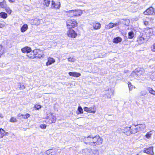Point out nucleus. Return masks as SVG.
Returning a JSON list of instances; mask_svg holds the SVG:
<instances>
[{
  "label": "nucleus",
  "mask_w": 155,
  "mask_h": 155,
  "mask_svg": "<svg viewBox=\"0 0 155 155\" xmlns=\"http://www.w3.org/2000/svg\"><path fill=\"white\" fill-rule=\"evenodd\" d=\"M83 141L86 145L91 146H99L103 143L102 137L99 135L94 136L91 135H88L83 139Z\"/></svg>",
  "instance_id": "nucleus-1"
},
{
  "label": "nucleus",
  "mask_w": 155,
  "mask_h": 155,
  "mask_svg": "<svg viewBox=\"0 0 155 155\" xmlns=\"http://www.w3.org/2000/svg\"><path fill=\"white\" fill-rule=\"evenodd\" d=\"M44 55L42 51L38 49H35L26 54V56L30 59H34L35 58H41Z\"/></svg>",
  "instance_id": "nucleus-2"
},
{
  "label": "nucleus",
  "mask_w": 155,
  "mask_h": 155,
  "mask_svg": "<svg viewBox=\"0 0 155 155\" xmlns=\"http://www.w3.org/2000/svg\"><path fill=\"white\" fill-rule=\"evenodd\" d=\"M146 127L144 124H137L136 125L132 124L130 126L131 134H135L143 130Z\"/></svg>",
  "instance_id": "nucleus-3"
},
{
  "label": "nucleus",
  "mask_w": 155,
  "mask_h": 155,
  "mask_svg": "<svg viewBox=\"0 0 155 155\" xmlns=\"http://www.w3.org/2000/svg\"><path fill=\"white\" fill-rule=\"evenodd\" d=\"M66 15L70 18H75L81 16L83 12L81 10L74 9L65 12Z\"/></svg>",
  "instance_id": "nucleus-4"
},
{
  "label": "nucleus",
  "mask_w": 155,
  "mask_h": 155,
  "mask_svg": "<svg viewBox=\"0 0 155 155\" xmlns=\"http://www.w3.org/2000/svg\"><path fill=\"white\" fill-rule=\"evenodd\" d=\"M45 119L46 120L43 121V122L49 124L55 123L56 120L55 116L52 113H51L46 114Z\"/></svg>",
  "instance_id": "nucleus-5"
},
{
  "label": "nucleus",
  "mask_w": 155,
  "mask_h": 155,
  "mask_svg": "<svg viewBox=\"0 0 155 155\" xmlns=\"http://www.w3.org/2000/svg\"><path fill=\"white\" fill-rule=\"evenodd\" d=\"M67 28H74L78 26V23L74 19H69L66 21Z\"/></svg>",
  "instance_id": "nucleus-6"
},
{
  "label": "nucleus",
  "mask_w": 155,
  "mask_h": 155,
  "mask_svg": "<svg viewBox=\"0 0 155 155\" xmlns=\"http://www.w3.org/2000/svg\"><path fill=\"white\" fill-rule=\"evenodd\" d=\"M83 155H98L99 153L97 150L86 148L82 150Z\"/></svg>",
  "instance_id": "nucleus-7"
},
{
  "label": "nucleus",
  "mask_w": 155,
  "mask_h": 155,
  "mask_svg": "<svg viewBox=\"0 0 155 155\" xmlns=\"http://www.w3.org/2000/svg\"><path fill=\"white\" fill-rule=\"evenodd\" d=\"M68 30L66 32V35L68 37L71 38H75L78 36V34L76 31L73 29L67 28Z\"/></svg>",
  "instance_id": "nucleus-8"
},
{
  "label": "nucleus",
  "mask_w": 155,
  "mask_h": 155,
  "mask_svg": "<svg viewBox=\"0 0 155 155\" xmlns=\"http://www.w3.org/2000/svg\"><path fill=\"white\" fill-rule=\"evenodd\" d=\"M153 31L152 28H144L142 33L143 36L149 39L150 36L153 35Z\"/></svg>",
  "instance_id": "nucleus-9"
},
{
  "label": "nucleus",
  "mask_w": 155,
  "mask_h": 155,
  "mask_svg": "<svg viewBox=\"0 0 155 155\" xmlns=\"http://www.w3.org/2000/svg\"><path fill=\"white\" fill-rule=\"evenodd\" d=\"M51 2V8L56 9H59L61 6V4L59 2H56L53 0H52Z\"/></svg>",
  "instance_id": "nucleus-10"
},
{
  "label": "nucleus",
  "mask_w": 155,
  "mask_h": 155,
  "mask_svg": "<svg viewBox=\"0 0 155 155\" xmlns=\"http://www.w3.org/2000/svg\"><path fill=\"white\" fill-rule=\"evenodd\" d=\"M143 13L146 15H153L155 14V11L153 7H150L144 11Z\"/></svg>",
  "instance_id": "nucleus-11"
},
{
  "label": "nucleus",
  "mask_w": 155,
  "mask_h": 155,
  "mask_svg": "<svg viewBox=\"0 0 155 155\" xmlns=\"http://www.w3.org/2000/svg\"><path fill=\"white\" fill-rule=\"evenodd\" d=\"M84 109L85 111L93 114L95 113L96 111V108L95 107L89 108L85 107H84Z\"/></svg>",
  "instance_id": "nucleus-12"
},
{
  "label": "nucleus",
  "mask_w": 155,
  "mask_h": 155,
  "mask_svg": "<svg viewBox=\"0 0 155 155\" xmlns=\"http://www.w3.org/2000/svg\"><path fill=\"white\" fill-rule=\"evenodd\" d=\"M143 152L147 154L153 155V147H150L148 148H144Z\"/></svg>",
  "instance_id": "nucleus-13"
},
{
  "label": "nucleus",
  "mask_w": 155,
  "mask_h": 155,
  "mask_svg": "<svg viewBox=\"0 0 155 155\" xmlns=\"http://www.w3.org/2000/svg\"><path fill=\"white\" fill-rule=\"evenodd\" d=\"M31 48L30 47L25 46L21 49V52L24 54H27L31 51Z\"/></svg>",
  "instance_id": "nucleus-14"
},
{
  "label": "nucleus",
  "mask_w": 155,
  "mask_h": 155,
  "mask_svg": "<svg viewBox=\"0 0 155 155\" xmlns=\"http://www.w3.org/2000/svg\"><path fill=\"white\" fill-rule=\"evenodd\" d=\"M148 39L147 38L144 37L142 35L140 36H139L137 40V42L138 43L139 45H141L143 44L145 40Z\"/></svg>",
  "instance_id": "nucleus-15"
},
{
  "label": "nucleus",
  "mask_w": 155,
  "mask_h": 155,
  "mask_svg": "<svg viewBox=\"0 0 155 155\" xmlns=\"http://www.w3.org/2000/svg\"><path fill=\"white\" fill-rule=\"evenodd\" d=\"M153 19L151 17H147L143 21L144 24L147 25L150 23H153Z\"/></svg>",
  "instance_id": "nucleus-16"
},
{
  "label": "nucleus",
  "mask_w": 155,
  "mask_h": 155,
  "mask_svg": "<svg viewBox=\"0 0 155 155\" xmlns=\"http://www.w3.org/2000/svg\"><path fill=\"white\" fill-rule=\"evenodd\" d=\"M123 133L127 136L131 134V129L130 127H126L123 130Z\"/></svg>",
  "instance_id": "nucleus-17"
},
{
  "label": "nucleus",
  "mask_w": 155,
  "mask_h": 155,
  "mask_svg": "<svg viewBox=\"0 0 155 155\" xmlns=\"http://www.w3.org/2000/svg\"><path fill=\"white\" fill-rule=\"evenodd\" d=\"M55 62V59L52 58L48 57V61L46 63L47 66H49Z\"/></svg>",
  "instance_id": "nucleus-18"
},
{
  "label": "nucleus",
  "mask_w": 155,
  "mask_h": 155,
  "mask_svg": "<svg viewBox=\"0 0 155 155\" xmlns=\"http://www.w3.org/2000/svg\"><path fill=\"white\" fill-rule=\"evenodd\" d=\"M8 134V132H5L2 128H0V138H2L4 136H7Z\"/></svg>",
  "instance_id": "nucleus-19"
},
{
  "label": "nucleus",
  "mask_w": 155,
  "mask_h": 155,
  "mask_svg": "<svg viewBox=\"0 0 155 155\" xmlns=\"http://www.w3.org/2000/svg\"><path fill=\"white\" fill-rule=\"evenodd\" d=\"M68 74L70 76L76 78L78 77L81 76V74L80 73L76 72H70L68 73Z\"/></svg>",
  "instance_id": "nucleus-20"
},
{
  "label": "nucleus",
  "mask_w": 155,
  "mask_h": 155,
  "mask_svg": "<svg viewBox=\"0 0 155 155\" xmlns=\"http://www.w3.org/2000/svg\"><path fill=\"white\" fill-rule=\"evenodd\" d=\"M50 3V0H43L42 4L45 7H48L49 6Z\"/></svg>",
  "instance_id": "nucleus-21"
},
{
  "label": "nucleus",
  "mask_w": 155,
  "mask_h": 155,
  "mask_svg": "<svg viewBox=\"0 0 155 155\" xmlns=\"http://www.w3.org/2000/svg\"><path fill=\"white\" fill-rule=\"evenodd\" d=\"M7 5L6 1L5 0H3L2 2H0V8H5L7 7Z\"/></svg>",
  "instance_id": "nucleus-22"
},
{
  "label": "nucleus",
  "mask_w": 155,
  "mask_h": 155,
  "mask_svg": "<svg viewBox=\"0 0 155 155\" xmlns=\"http://www.w3.org/2000/svg\"><path fill=\"white\" fill-rule=\"evenodd\" d=\"M30 115L28 113H27L25 115L22 114L21 113L19 114L18 115V117H23V118L25 119H27L28 118L30 117Z\"/></svg>",
  "instance_id": "nucleus-23"
},
{
  "label": "nucleus",
  "mask_w": 155,
  "mask_h": 155,
  "mask_svg": "<svg viewBox=\"0 0 155 155\" xmlns=\"http://www.w3.org/2000/svg\"><path fill=\"white\" fill-rule=\"evenodd\" d=\"M93 27L94 29L98 30L101 28V25L100 23L97 22L94 24Z\"/></svg>",
  "instance_id": "nucleus-24"
},
{
  "label": "nucleus",
  "mask_w": 155,
  "mask_h": 155,
  "mask_svg": "<svg viewBox=\"0 0 155 155\" xmlns=\"http://www.w3.org/2000/svg\"><path fill=\"white\" fill-rule=\"evenodd\" d=\"M28 28V25L27 24H24L21 28V31L22 32H24Z\"/></svg>",
  "instance_id": "nucleus-25"
},
{
  "label": "nucleus",
  "mask_w": 155,
  "mask_h": 155,
  "mask_svg": "<svg viewBox=\"0 0 155 155\" xmlns=\"http://www.w3.org/2000/svg\"><path fill=\"white\" fill-rule=\"evenodd\" d=\"M122 38L120 37L115 38L113 40V42L114 43H118L121 41Z\"/></svg>",
  "instance_id": "nucleus-26"
},
{
  "label": "nucleus",
  "mask_w": 155,
  "mask_h": 155,
  "mask_svg": "<svg viewBox=\"0 0 155 155\" xmlns=\"http://www.w3.org/2000/svg\"><path fill=\"white\" fill-rule=\"evenodd\" d=\"M8 17L7 14L5 12H1L0 13V17L3 19H6Z\"/></svg>",
  "instance_id": "nucleus-27"
},
{
  "label": "nucleus",
  "mask_w": 155,
  "mask_h": 155,
  "mask_svg": "<svg viewBox=\"0 0 155 155\" xmlns=\"http://www.w3.org/2000/svg\"><path fill=\"white\" fill-rule=\"evenodd\" d=\"M5 48L3 46L0 45V58L4 54Z\"/></svg>",
  "instance_id": "nucleus-28"
},
{
  "label": "nucleus",
  "mask_w": 155,
  "mask_h": 155,
  "mask_svg": "<svg viewBox=\"0 0 155 155\" xmlns=\"http://www.w3.org/2000/svg\"><path fill=\"white\" fill-rule=\"evenodd\" d=\"M113 27V25L112 22H110L108 25H106L105 27V29L107 30L112 28Z\"/></svg>",
  "instance_id": "nucleus-29"
},
{
  "label": "nucleus",
  "mask_w": 155,
  "mask_h": 155,
  "mask_svg": "<svg viewBox=\"0 0 155 155\" xmlns=\"http://www.w3.org/2000/svg\"><path fill=\"white\" fill-rule=\"evenodd\" d=\"M83 113V110L80 106H78L77 109V114L78 115L80 114H82Z\"/></svg>",
  "instance_id": "nucleus-30"
},
{
  "label": "nucleus",
  "mask_w": 155,
  "mask_h": 155,
  "mask_svg": "<svg viewBox=\"0 0 155 155\" xmlns=\"http://www.w3.org/2000/svg\"><path fill=\"white\" fill-rule=\"evenodd\" d=\"M134 72L137 75L140 76L142 74V71H141L140 69L136 68L134 70Z\"/></svg>",
  "instance_id": "nucleus-31"
},
{
  "label": "nucleus",
  "mask_w": 155,
  "mask_h": 155,
  "mask_svg": "<svg viewBox=\"0 0 155 155\" xmlns=\"http://www.w3.org/2000/svg\"><path fill=\"white\" fill-rule=\"evenodd\" d=\"M128 85L130 91H131L133 89L135 88V87L133 86L131 83L129 81L128 82Z\"/></svg>",
  "instance_id": "nucleus-32"
},
{
  "label": "nucleus",
  "mask_w": 155,
  "mask_h": 155,
  "mask_svg": "<svg viewBox=\"0 0 155 155\" xmlns=\"http://www.w3.org/2000/svg\"><path fill=\"white\" fill-rule=\"evenodd\" d=\"M128 35V38L130 39H132L134 37V33L133 31L129 32Z\"/></svg>",
  "instance_id": "nucleus-33"
},
{
  "label": "nucleus",
  "mask_w": 155,
  "mask_h": 155,
  "mask_svg": "<svg viewBox=\"0 0 155 155\" xmlns=\"http://www.w3.org/2000/svg\"><path fill=\"white\" fill-rule=\"evenodd\" d=\"M106 95H107L108 97L110 98L113 95V92L111 90H108Z\"/></svg>",
  "instance_id": "nucleus-34"
},
{
  "label": "nucleus",
  "mask_w": 155,
  "mask_h": 155,
  "mask_svg": "<svg viewBox=\"0 0 155 155\" xmlns=\"http://www.w3.org/2000/svg\"><path fill=\"white\" fill-rule=\"evenodd\" d=\"M147 90L150 94L155 95V91L152 88L149 87L148 88Z\"/></svg>",
  "instance_id": "nucleus-35"
},
{
  "label": "nucleus",
  "mask_w": 155,
  "mask_h": 155,
  "mask_svg": "<svg viewBox=\"0 0 155 155\" xmlns=\"http://www.w3.org/2000/svg\"><path fill=\"white\" fill-rule=\"evenodd\" d=\"M6 12L9 15L11 14L12 11L11 9L9 7H6L5 8Z\"/></svg>",
  "instance_id": "nucleus-36"
},
{
  "label": "nucleus",
  "mask_w": 155,
  "mask_h": 155,
  "mask_svg": "<svg viewBox=\"0 0 155 155\" xmlns=\"http://www.w3.org/2000/svg\"><path fill=\"white\" fill-rule=\"evenodd\" d=\"M150 79L154 81H155V71L153 72L150 75Z\"/></svg>",
  "instance_id": "nucleus-37"
},
{
  "label": "nucleus",
  "mask_w": 155,
  "mask_h": 155,
  "mask_svg": "<svg viewBox=\"0 0 155 155\" xmlns=\"http://www.w3.org/2000/svg\"><path fill=\"white\" fill-rule=\"evenodd\" d=\"M41 107V106L40 104H35L34 105V107L36 110H38L40 109Z\"/></svg>",
  "instance_id": "nucleus-38"
},
{
  "label": "nucleus",
  "mask_w": 155,
  "mask_h": 155,
  "mask_svg": "<svg viewBox=\"0 0 155 155\" xmlns=\"http://www.w3.org/2000/svg\"><path fill=\"white\" fill-rule=\"evenodd\" d=\"M152 134L151 133V132H149L147 133L145 137L147 138H149L151 137Z\"/></svg>",
  "instance_id": "nucleus-39"
},
{
  "label": "nucleus",
  "mask_w": 155,
  "mask_h": 155,
  "mask_svg": "<svg viewBox=\"0 0 155 155\" xmlns=\"http://www.w3.org/2000/svg\"><path fill=\"white\" fill-rule=\"evenodd\" d=\"M17 121L16 118L13 117H11L10 120V122L12 123L16 122Z\"/></svg>",
  "instance_id": "nucleus-40"
},
{
  "label": "nucleus",
  "mask_w": 155,
  "mask_h": 155,
  "mask_svg": "<svg viewBox=\"0 0 155 155\" xmlns=\"http://www.w3.org/2000/svg\"><path fill=\"white\" fill-rule=\"evenodd\" d=\"M51 149H49L47 151L46 155H52V152H51Z\"/></svg>",
  "instance_id": "nucleus-41"
},
{
  "label": "nucleus",
  "mask_w": 155,
  "mask_h": 155,
  "mask_svg": "<svg viewBox=\"0 0 155 155\" xmlns=\"http://www.w3.org/2000/svg\"><path fill=\"white\" fill-rule=\"evenodd\" d=\"M47 125L45 124H41L40 126V127L42 129H45L46 128Z\"/></svg>",
  "instance_id": "nucleus-42"
},
{
  "label": "nucleus",
  "mask_w": 155,
  "mask_h": 155,
  "mask_svg": "<svg viewBox=\"0 0 155 155\" xmlns=\"http://www.w3.org/2000/svg\"><path fill=\"white\" fill-rule=\"evenodd\" d=\"M151 50L153 52H155V44H153L151 47Z\"/></svg>",
  "instance_id": "nucleus-43"
},
{
  "label": "nucleus",
  "mask_w": 155,
  "mask_h": 155,
  "mask_svg": "<svg viewBox=\"0 0 155 155\" xmlns=\"http://www.w3.org/2000/svg\"><path fill=\"white\" fill-rule=\"evenodd\" d=\"M120 24V22H117V23H113V27H114V26H117L119 25Z\"/></svg>",
  "instance_id": "nucleus-44"
},
{
  "label": "nucleus",
  "mask_w": 155,
  "mask_h": 155,
  "mask_svg": "<svg viewBox=\"0 0 155 155\" xmlns=\"http://www.w3.org/2000/svg\"><path fill=\"white\" fill-rule=\"evenodd\" d=\"M4 24L2 23H0V28H2L3 27H4L5 26Z\"/></svg>",
  "instance_id": "nucleus-45"
},
{
  "label": "nucleus",
  "mask_w": 155,
  "mask_h": 155,
  "mask_svg": "<svg viewBox=\"0 0 155 155\" xmlns=\"http://www.w3.org/2000/svg\"><path fill=\"white\" fill-rule=\"evenodd\" d=\"M15 1V0H8L9 2L11 3H14Z\"/></svg>",
  "instance_id": "nucleus-46"
},
{
  "label": "nucleus",
  "mask_w": 155,
  "mask_h": 155,
  "mask_svg": "<svg viewBox=\"0 0 155 155\" xmlns=\"http://www.w3.org/2000/svg\"><path fill=\"white\" fill-rule=\"evenodd\" d=\"M72 59H73L71 58H68V60L69 61H71H71H72Z\"/></svg>",
  "instance_id": "nucleus-47"
}]
</instances>
